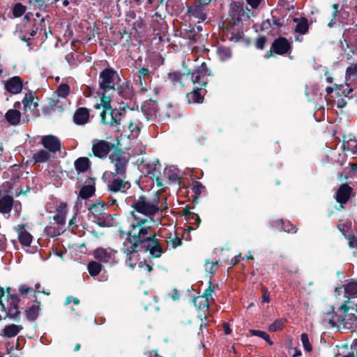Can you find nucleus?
Returning a JSON list of instances; mask_svg holds the SVG:
<instances>
[{"label": "nucleus", "mask_w": 357, "mask_h": 357, "mask_svg": "<svg viewBox=\"0 0 357 357\" xmlns=\"http://www.w3.org/2000/svg\"><path fill=\"white\" fill-rule=\"evenodd\" d=\"M5 118L10 125L17 126L20 121L21 114L16 109H9L6 113Z\"/></svg>", "instance_id": "obj_32"}, {"label": "nucleus", "mask_w": 357, "mask_h": 357, "mask_svg": "<svg viewBox=\"0 0 357 357\" xmlns=\"http://www.w3.org/2000/svg\"><path fill=\"white\" fill-rule=\"evenodd\" d=\"M59 247H54V246H52V247H51V250H52V252H54V254H55L56 256H59V257H60L61 259H63V255H65V254H66V250H61H61H59Z\"/></svg>", "instance_id": "obj_61"}, {"label": "nucleus", "mask_w": 357, "mask_h": 357, "mask_svg": "<svg viewBox=\"0 0 357 357\" xmlns=\"http://www.w3.org/2000/svg\"><path fill=\"white\" fill-rule=\"evenodd\" d=\"M249 333L252 336H257L262 338L269 345L273 344V342L271 340L269 335L264 331L255 329H250L249 330Z\"/></svg>", "instance_id": "obj_43"}, {"label": "nucleus", "mask_w": 357, "mask_h": 357, "mask_svg": "<svg viewBox=\"0 0 357 357\" xmlns=\"http://www.w3.org/2000/svg\"><path fill=\"white\" fill-rule=\"evenodd\" d=\"M220 59L222 61H227L231 57V51L227 47H220L217 50Z\"/></svg>", "instance_id": "obj_45"}, {"label": "nucleus", "mask_w": 357, "mask_h": 357, "mask_svg": "<svg viewBox=\"0 0 357 357\" xmlns=\"http://www.w3.org/2000/svg\"><path fill=\"white\" fill-rule=\"evenodd\" d=\"M50 158L49 152L45 150H39L33 155V159L36 162L43 163L47 162Z\"/></svg>", "instance_id": "obj_38"}, {"label": "nucleus", "mask_w": 357, "mask_h": 357, "mask_svg": "<svg viewBox=\"0 0 357 357\" xmlns=\"http://www.w3.org/2000/svg\"><path fill=\"white\" fill-rule=\"evenodd\" d=\"M204 266L207 272L210 273L211 274H213L215 272L214 268L215 266H218V263L217 261L215 262H211L210 260L207 259L205 261Z\"/></svg>", "instance_id": "obj_53"}, {"label": "nucleus", "mask_w": 357, "mask_h": 357, "mask_svg": "<svg viewBox=\"0 0 357 357\" xmlns=\"http://www.w3.org/2000/svg\"><path fill=\"white\" fill-rule=\"evenodd\" d=\"M110 162L114 165L116 176L126 175L128 158L120 151H115L109 155Z\"/></svg>", "instance_id": "obj_8"}, {"label": "nucleus", "mask_w": 357, "mask_h": 357, "mask_svg": "<svg viewBox=\"0 0 357 357\" xmlns=\"http://www.w3.org/2000/svg\"><path fill=\"white\" fill-rule=\"evenodd\" d=\"M158 4H160L158 0H144V2L143 3V6L145 8H147L149 7H153L156 6Z\"/></svg>", "instance_id": "obj_59"}, {"label": "nucleus", "mask_w": 357, "mask_h": 357, "mask_svg": "<svg viewBox=\"0 0 357 357\" xmlns=\"http://www.w3.org/2000/svg\"><path fill=\"white\" fill-rule=\"evenodd\" d=\"M266 41V38L264 36H261L257 39L256 47L259 50H263Z\"/></svg>", "instance_id": "obj_55"}, {"label": "nucleus", "mask_w": 357, "mask_h": 357, "mask_svg": "<svg viewBox=\"0 0 357 357\" xmlns=\"http://www.w3.org/2000/svg\"><path fill=\"white\" fill-rule=\"evenodd\" d=\"M26 11V7L20 3H17L14 6L13 9V15L15 17H21Z\"/></svg>", "instance_id": "obj_49"}, {"label": "nucleus", "mask_w": 357, "mask_h": 357, "mask_svg": "<svg viewBox=\"0 0 357 357\" xmlns=\"http://www.w3.org/2000/svg\"><path fill=\"white\" fill-rule=\"evenodd\" d=\"M144 167L146 169L147 174L150 177L153 178L160 176L161 165L158 159L146 163Z\"/></svg>", "instance_id": "obj_27"}, {"label": "nucleus", "mask_w": 357, "mask_h": 357, "mask_svg": "<svg viewBox=\"0 0 357 357\" xmlns=\"http://www.w3.org/2000/svg\"><path fill=\"white\" fill-rule=\"evenodd\" d=\"M149 252V257L158 258L165 252L162 247H144V252Z\"/></svg>", "instance_id": "obj_41"}, {"label": "nucleus", "mask_w": 357, "mask_h": 357, "mask_svg": "<svg viewBox=\"0 0 357 357\" xmlns=\"http://www.w3.org/2000/svg\"><path fill=\"white\" fill-rule=\"evenodd\" d=\"M344 317L336 312L328 313V324L334 328L338 327V323H343L351 330L352 333H357V311H349L348 315L344 313Z\"/></svg>", "instance_id": "obj_6"}, {"label": "nucleus", "mask_w": 357, "mask_h": 357, "mask_svg": "<svg viewBox=\"0 0 357 357\" xmlns=\"http://www.w3.org/2000/svg\"><path fill=\"white\" fill-rule=\"evenodd\" d=\"M5 290L0 287V311L4 312L3 319L8 318L15 322H19L21 319V312L19 310V303L20 299L17 295H13L6 298V303L2 301L4 296Z\"/></svg>", "instance_id": "obj_4"}, {"label": "nucleus", "mask_w": 357, "mask_h": 357, "mask_svg": "<svg viewBox=\"0 0 357 357\" xmlns=\"http://www.w3.org/2000/svg\"><path fill=\"white\" fill-rule=\"evenodd\" d=\"M189 75L188 81H191L194 84H200L202 86L205 87L207 84V80L205 77L206 75L212 76L211 71L208 69L205 63H202L199 68Z\"/></svg>", "instance_id": "obj_10"}, {"label": "nucleus", "mask_w": 357, "mask_h": 357, "mask_svg": "<svg viewBox=\"0 0 357 357\" xmlns=\"http://www.w3.org/2000/svg\"><path fill=\"white\" fill-rule=\"evenodd\" d=\"M38 29V28L30 31L29 25L24 24L21 29L17 31L16 34L20 40L27 42L34 37Z\"/></svg>", "instance_id": "obj_28"}, {"label": "nucleus", "mask_w": 357, "mask_h": 357, "mask_svg": "<svg viewBox=\"0 0 357 357\" xmlns=\"http://www.w3.org/2000/svg\"><path fill=\"white\" fill-rule=\"evenodd\" d=\"M293 21L294 23H296L294 28V31L296 33H298L302 36L306 34L308 32L309 24L307 18L294 17Z\"/></svg>", "instance_id": "obj_25"}, {"label": "nucleus", "mask_w": 357, "mask_h": 357, "mask_svg": "<svg viewBox=\"0 0 357 357\" xmlns=\"http://www.w3.org/2000/svg\"><path fill=\"white\" fill-rule=\"evenodd\" d=\"M187 11L190 16L197 19L199 22H204L206 19V9L200 7V5L194 3L187 7Z\"/></svg>", "instance_id": "obj_20"}, {"label": "nucleus", "mask_w": 357, "mask_h": 357, "mask_svg": "<svg viewBox=\"0 0 357 357\" xmlns=\"http://www.w3.org/2000/svg\"><path fill=\"white\" fill-rule=\"evenodd\" d=\"M22 329V325L9 324L3 329L2 335L3 337L11 338L16 336Z\"/></svg>", "instance_id": "obj_30"}, {"label": "nucleus", "mask_w": 357, "mask_h": 357, "mask_svg": "<svg viewBox=\"0 0 357 357\" xmlns=\"http://www.w3.org/2000/svg\"><path fill=\"white\" fill-rule=\"evenodd\" d=\"M301 340L303 344V348L305 351L310 352L312 350V347L310 342L309 337L307 333H302L301 335Z\"/></svg>", "instance_id": "obj_50"}, {"label": "nucleus", "mask_w": 357, "mask_h": 357, "mask_svg": "<svg viewBox=\"0 0 357 357\" xmlns=\"http://www.w3.org/2000/svg\"><path fill=\"white\" fill-rule=\"evenodd\" d=\"M164 177L172 182H179L182 178V174L178 169L172 165L164 169Z\"/></svg>", "instance_id": "obj_23"}, {"label": "nucleus", "mask_w": 357, "mask_h": 357, "mask_svg": "<svg viewBox=\"0 0 357 357\" xmlns=\"http://www.w3.org/2000/svg\"><path fill=\"white\" fill-rule=\"evenodd\" d=\"M70 93V87L67 84H61L55 93H54L52 98H50V105L53 108L58 107L61 108L60 105H58L59 100V98H66Z\"/></svg>", "instance_id": "obj_16"}, {"label": "nucleus", "mask_w": 357, "mask_h": 357, "mask_svg": "<svg viewBox=\"0 0 357 357\" xmlns=\"http://www.w3.org/2000/svg\"><path fill=\"white\" fill-rule=\"evenodd\" d=\"M128 129L130 132V135L132 137H136L140 132L139 123L136 121H131L128 125Z\"/></svg>", "instance_id": "obj_48"}, {"label": "nucleus", "mask_w": 357, "mask_h": 357, "mask_svg": "<svg viewBox=\"0 0 357 357\" xmlns=\"http://www.w3.org/2000/svg\"><path fill=\"white\" fill-rule=\"evenodd\" d=\"M287 320L286 318H280L275 320L271 325L268 326V331L270 332H276L278 331H281L284 327Z\"/></svg>", "instance_id": "obj_37"}, {"label": "nucleus", "mask_w": 357, "mask_h": 357, "mask_svg": "<svg viewBox=\"0 0 357 357\" xmlns=\"http://www.w3.org/2000/svg\"><path fill=\"white\" fill-rule=\"evenodd\" d=\"M121 250L126 255L127 265L131 268H133L140 259L139 252H144V247H123Z\"/></svg>", "instance_id": "obj_13"}, {"label": "nucleus", "mask_w": 357, "mask_h": 357, "mask_svg": "<svg viewBox=\"0 0 357 357\" xmlns=\"http://www.w3.org/2000/svg\"><path fill=\"white\" fill-rule=\"evenodd\" d=\"M352 192V188L347 183L342 184L335 194V199L342 208L347 204Z\"/></svg>", "instance_id": "obj_17"}, {"label": "nucleus", "mask_w": 357, "mask_h": 357, "mask_svg": "<svg viewBox=\"0 0 357 357\" xmlns=\"http://www.w3.org/2000/svg\"><path fill=\"white\" fill-rule=\"evenodd\" d=\"M253 15L254 12L242 3L234 1L229 5V16L234 25L239 26L242 24L243 22L247 21Z\"/></svg>", "instance_id": "obj_5"}, {"label": "nucleus", "mask_w": 357, "mask_h": 357, "mask_svg": "<svg viewBox=\"0 0 357 357\" xmlns=\"http://www.w3.org/2000/svg\"><path fill=\"white\" fill-rule=\"evenodd\" d=\"M243 258L241 256V253H239L238 255H236L231 259V266H234L235 265L238 264L241 260H243Z\"/></svg>", "instance_id": "obj_62"}, {"label": "nucleus", "mask_w": 357, "mask_h": 357, "mask_svg": "<svg viewBox=\"0 0 357 357\" xmlns=\"http://www.w3.org/2000/svg\"><path fill=\"white\" fill-rule=\"evenodd\" d=\"M166 204L158 192L153 195H140L135 198L131 204L133 211L130 215L133 220L130 222V229L127 232L119 230L120 238L125 240L124 244L160 245L151 232V227L145 225L149 222L160 224Z\"/></svg>", "instance_id": "obj_1"}, {"label": "nucleus", "mask_w": 357, "mask_h": 357, "mask_svg": "<svg viewBox=\"0 0 357 357\" xmlns=\"http://www.w3.org/2000/svg\"><path fill=\"white\" fill-rule=\"evenodd\" d=\"M13 199L9 196H3L0 199V213L6 214L10 212L13 208Z\"/></svg>", "instance_id": "obj_31"}, {"label": "nucleus", "mask_w": 357, "mask_h": 357, "mask_svg": "<svg viewBox=\"0 0 357 357\" xmlns=\"http://www.w3.org/2000/svg\"><path fill=\"white\" fill-rule=\"evenodd\" d=\"M75 167L78 172H84L87 171L90 166V160L88 158H79L75 161Z\"/></svg>", "instance_id": "obj_34"}, {"label": "nucleus", "mask_w": 357, "mask_h": 357, "mask_svg": "<svg viewBox=\"0 0 357 357\" xmlns=\"http://www.w3.org/2000/svg\"><path fill=\"white\" fill-rule=\"evenodd\" d=\"M193 303L196 307L199 310H204V308H209V301L204 298V296H195L193 298Z\"/></svg>", "instance_id": "obj_42"}, {"label": "nucleus", "mask_w": 357, "mask_h": 357, "mask_svg": "<svg viewBox=\"0 0 357 357\" xmlns=\"http://www.w3.org/2000/svg\"><path fill=\"white\" fill-rule=\"evenodd\" d=\"M62 230L63 228L58 227L57 225L56 227L54 225H50L47 226L45 228V232L46 233V234L51 237H54L56 236L59 235L61 233Z\"/></svg>", "instance_id": "obj_47"}, {"label": "nucleus", "mask_w": 357, "mask_h": 357, "mask_svg": "<svg viewBox=\"0 0 357 357\" xmlns=\"http://www.w3.org/2000/svg\"><path fill=\"white\" fill-rule=\"evenodd\" d=\"M189 75L181 73L175 71L168 74V79L174 86H183L185 83L188 82Z\"/></svg>", "instance_id": "obj_24"}, {"label": "nucleus", "mask_w": 357, "mask_h": 357, "mask_svg": "<svg viewBox=\"0 0 357 357\" xmlns=\"http://www.w3.org/2000/svg\"><path fill=\"white\" fill-rule=\"evenodd\" d=\"M242 36H243V33L238 31L236 33H231V36H228V38L231 41L238 42L242 38Z\"/></svg>", "instance_id": "obj_58"}, {"label": "nucleus", "mask_w": 357, "mask_h": 357, "mask_svg": "<svg viewBox=\"0 0 357 357\" xmlns=\"http://www.w3.org/2000/svg\"><path fill=\"white\" fill-rule=\"evenodd\" d=\"M152 73L148 68H141L134 75L135 85L138 86L142 92L147 91V84L151 82Z\"/></svg>", "instance_id": "obj_11"}, {"label": "nucleus", "mask_w": 357, "mask_h": 357, "mask_svg": "<svg viewBox=\"0 0 357 357\" xmlns=\"http://www.w3.org/2000/svg\"><path fill=\"white\" fill-rule=\"evenodd\" d=\"M357 73V63L349 66L346 70V84L348 86V80L349 79L354 76L356 77Z\"/></svg>", "instance_id": "obj_51"}, {"label": "nucleus", "mask_w": 357, "mask_h": 357, "mask_svg": "<svg viewBox=\"0 0 357 357\" xmlns=\"http://www.w3.org/2000/svg\"><path fill=\"white\" fill-rule=\"evenodd\" d=\"M24 107L26 110H32L37 107L38 103L34 102V96L32 93H26L22 100Z\"/></svg>", "instance_id": "obj_36"}, {"label": "nucleus", "mask_w": 357, "mask_h": 357, "mask_svg": "<svg viewBox=\"0 0 357 357\" xmlns=\"http://www.w3.org/2000/svg\"><path fill=\"white\" fill-rule=\"evenodd\" d=\"M88 271L91 276L98 275L102 269V265L95 261H90L87 266Z\"/></svg>", "instance_id": "obj_40"}, {"label": "nucleus", "mask_w": 357, "mask_h": 357, "mask_svg": "<svg viewBox=\"0 0 357 357\" xmlns=\"http://www.w3.org/2000/svg\"><path fill=\"white\" fill-rule=\"evenodd\" d=\"M113 144L105 140L96 139L93 142L92 152L94 156L104 159L111 151Z\"/></svg>", "instance_id": "obj_12"}, {"label": "nucleus", "mask_w": 357, "mask_h": 357, "mask_svg": "<svg viewBox=\"0 0 357 357\" xmlns=\"http://www.w3.org/2000/svg\"><path fill=\"white\" fill-rule=\"evenodd\" d=\"M66 207L65 205L59 206L55 212V214L50 218V220H54V222L50 221L51 225H56L63 229V226L66 223Z\"/></svg>", "instance_id": "obj_21"}, {"label": "nucleus", "mask_w": 357, "mask_h": 357, "mask_svg": "<svg viewBox=\"0 0 357 357\" xmlns=\"http://www.w3.org/2000/svg\"><path fill=\"white\" fill-rule=\"evenodd\" d=\"M273 226L278 229L280 231H284L288 233L296 232V228L295 225L290 224L289 222L284 223L282 220L275 221Z\"/></svg>", "instance_id": "obj_33"}, {"label": "nucleus", "mask_w": 357, "mask_h": 357, "mask_svg": "<svg viewBox=\"0 0 357 357\" xmlns=\"http://www.w3.org/2000/svg\"><path fill=\"white\" fill-rule=\"evenodd\" d=\"M73 121L76 125L83 126L89 121V111L85 107L78 108L74 115Z\"/></svg>", "instance_id": "obj_22"}, {"label": "nucleus", "mask_w": 357, "mask_h": 357, "mask_svg": "<svg viewBox=\"0 0 357 357\" xmlns=\"http://www.w3.org/2000/svg\"><path fill=\"white\" fill-rule=\"evenodd\" d=\"M344 297L347 300L339 307L340 311L348 315L349 311H357L356 305H354L351 298H357V279H351L343 284Z\"/></svg>", "instance_id": "obj_7"}, {"label": "nucleus", "mask_w": 357, "mask_h": 357, "mask_svg": "<svg viewBox=\"0 0 357 357\" xmlns=\"http://www.w3.org/2000/svg\"><path fill=\"white\" fill-rule=\"evenodd\" d=\"M89 218L100 227H112L114 218L107 212V207L102 202L91 204L89 207Z\"/></svg>", "instance_id": "obj_3"}, {"label": "nucleus", "mask_w": 357, "mask_h": 357, "mask_svg": "<svg viewBox=\"0 0 357 357\" xmlns=\"http://www.w3.org/2000/svg\"><path fill=\"white\" fill-rule=\"evenodd\" d=\"M110 174L112 177L107 182L108 189L113 192H126L131 186L130 182L126 180V175L121 176L113 173Z\"/></svg>", "instance_id": "obj_9"}, {"label": "nucleus", "mask_w": 357, "mask_h": 357, "mask_svg": "<svg viewBox=\"0 0 357 357\" xmlns=\"http://www.w3.org/2000/svg\"><path fill=\"white\" fill-rule=\"evenodd\" d=\"M210 2L211 0H195V3L197 5H200V7L206 9Z\"/></svg>", "instance_id": "obj_64"}, {"label": "nucleus", "mask_w": 357, "mask_h": 357, "mask_svg": "<svg viewBox=\"0 0 357 357\" xmlns=\"http://www.w3.org/2000/svg\"><path fill=\"white\" fill-rule=\"evenodd\" d=\"M40 305V302L36 299L34 303L25 310L26 317L29 321H34L37 319L41 310Z\"/></svg>", "instance_id": "obj_26"}, {"label": "nucleus", "mask_w": 357, "mask_h": 357, "mask_svg": "<svg viewBox=\"0 0 357 357\" xmlns=\"http://www.w3.org/2000/svg\"><path fill=\"white\" fill-rule=\"evenodd\" d=\"M252 9H257L262 0H245Z\"/></svg>", "instance_id": "obj_57"}, {"label": "nucleus", "mask_w": 357, "mask_h": 357, "mask_svg": "<svg viewBox=\"0 0 357 357\" xmlns=\"http://www.w3.org/2000/svg\"><path fill=\"white\" fill-rule=\"evenodd\" d=\"M204 188V187L199 182H196L193 185V192L195 194H197V195L201 194L203 192Z\"/></svg>", "instance_id": "obj_60"}, {"label": "nucleus", "mask_w": 357, "mask_h": 357, "mask_svg": "<svg viewBox=\"0 0 357 357\" xmlns=\"http://www.w3.org/2000/svg\"><path fill=\"white\" fill-rule=\"evenodd\" d=\"M95 192V188L93 185H87L83 186L79 192L78 197L87 199L91 197Z\"/></svg>", "instance_id": "obj_39"}, {"label": "nucleus", "mask_w": 357, "mask_h": 357, "mask_svg": "<svg viewBox=\"0 0 357 357\" xmlns=\"http://www.w3.org/2000/svg\"><path fill=\"white\" fill-rule=\"evenodd\" d=\"M22 80L19 76H14L10 78L5 84L6 89L13 94L20 93L22 89Z\"/></svg>", "instance_id": "obj_18"}, {"label": "nucleus", "mask_w": 357, "mask_h": 357, "mask_svg": "<svg viewBox=\"0 0 357 357\" xmlns=\"http://www.w3.org/2000/svg\"><path fill=\"white\" fill-rule=\"evenodd\" d=\"M335 357H357V349L356 348L351 349L350 351H348L346 354H337Z\"/></svg>", "instance_id": "obj_56"}, {"label": "nucleus", "mask_w": 357, "mask_h": 357, "mask_svg": "<svg viewBox=\"0 0 357 357\" xmlns=\"http://www.w3.org/2000/svg\"><path fill=\"white\" fill-rule=\"evenodd\" d=\"M139 266L140 268L145 267L146 270L148 272H151L153 270V266L149 264L146 263V260L144 261H139Z\"/></svg>", "instance_id": "obj_63"}, {"label": "nucleus", "mask_w": 357, "mask_h": 357, "mask_svg": "<svg viewBox=\"0 0 357 357\" xmlns=\"http://www.w3.org/2000/svg\"><path fill=\"white\" fill-rule=\"evenodd\" d=\"M18 238L22 245H30L33 237L28 231H22L19 234Z\"/></svg>", "instance_id": "obj_46"}, {"label": "nucleus", "mask_w": 357, "mask_h": 357, "mask_svg": "<svg viewBox=\"0 0 357 357\" xmlns=\"http://www.w3.org/2000/svg\"><path fill=\"white\" fill-rule=\"evenodd\" d=\"M342 147L344 150L350 151L353 153H356L357 151V142L355 139L349 138L346 140L344 139Z\"/></svg>", "instance_id": "obj_44"}, {"label": "nucleus", "mask_w": 357, "mask_h": 357, "mask_svg": "<svg viewBox=\"0 0 357 357\" xmlns=\"http://www.w3.org/2000/svg\"><path fill=\"white\" fill-rule=\"evenodd\" d=\"M206 90L204 88H195L187 95L189 103H200L203 101Z\"/></svg>", "instance_id": "obj_29"}, {"label": "nucleus", "mask_w": 357, "mask_h": 357, "mask_svg": "<svg viewBox=\"0 0 357 357\" xmlns=\"http://www.w3.org/2000/svg\"><path fill=\"white\" fill-rule=\"evenodd\" d=\"M43 146L51 153H56L61 149L60 139L54 135H45L41 139Z\"/></svg>", "instance_id": "obj_15"}, {"label": "nucleus", "mask_w": 357, "mask_h": 357, "mask_svg": "<svg viewBox=\"0 0 357 357\" xmlns=\"http://www.w3.org/2000/svg\"><path fill=\"white\" fill-rule=\"evenodd\" d=\"M118 93L125 100H132L134 97V92L131 86L128 84L122 85L118 88Z\"/></svg>", "instance_id": "obj_35"}, {"label": "nucleus", "mask_w": 357, "mask_h": 357, "mask_svg": "<svg viewBox=\"0 0 357 357\" xmlns=\"http://www.w3.org/2000/svg\"><path fill=\"white\" fill-rule=\"evenodd\" d=\"M18 292L20 296H24V294L33 292V289L26 284H22L19 287Z\"/></svg>", "instance_id": "obj_54"}, {"label": "nucleus", "mask_w": 357, "mask_h": 357, "mask_svg": "<svg viewBox=\"0 0 357 357\" xmlns=\"http://www.w3.org/2000/svg\"><path fill=\"white\" fill-rule=\"evenodd\" d=\"M218 285L217 284H215L213 286H211V282H209V286L204 290V293L201 296H204V298H206V300L208 301L210 298H212L213 290L215 288H218Z\"/></svg>", "instance_id": "obj_52"}, {"label": "nucleus", "mask_w": 357, "mask_h": 357, "mask_svg": "<svg viewBox=\"0 0 357 357\" xmlns=\"http://www.w3.org/2000/svg\"><path fill=\"white\" fill-rule=\"evenodd\" d=\"M116 253V251L112 249L110 247L107 248L100 247L94 251L93 256L94 258L99 261L107 263L112 260H115Z\"/></svg>", "instance_id": "obj_14"}, {"label": "nucleus", "mask_w": 357, "mask_h": 357, "mask_svg": "<svg viewBox=\"0 0 357 357\" xmlns=\"http://www.w3.org/2000/svg\"><path fill=\"white\" fill-rule=\"evenodd\" d=\"M116 72L111 68L102 70L99 75L100 95L103 110L100 113L101 122L119 130L122 112L110 107V96L114 92V75Z\"/></svg>", "instance_id": "obj_2"}, {"label": "nucleus", "mask_w": 357, "mask_h": 357, "mask_svg": "<svg viewBox=\"0 0 357 357\" xmlns=\"http://www.w3.org/2000/svg\"><path fill=\"white\" fill-rule=\"evenodd\" d=\"M290 43L283 37L275 39L272 44V49L278 54H284L290 49Z\"/></svg>", "instance_id": "obj_19"}]
</instances>
